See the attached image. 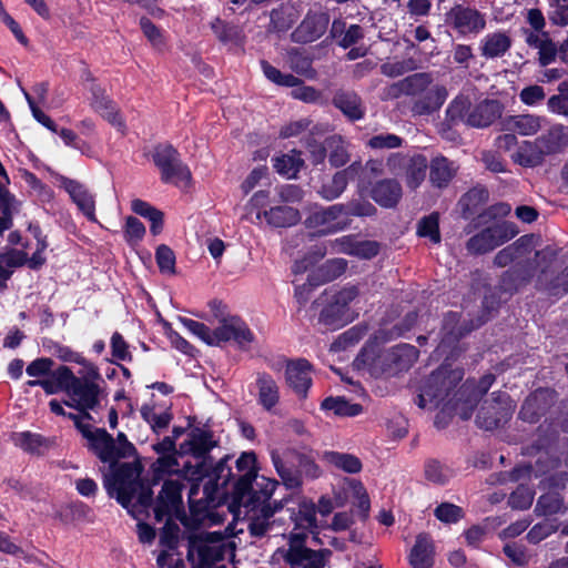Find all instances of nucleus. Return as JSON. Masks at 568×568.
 <instances>
[{
	"label": "nucleus",
	"mask_w": 568,
	"mask_h": 568,
	"mask_svg": "<svg viewBox=\"0 0 568 568\" xmlns=\"http://www.w3.org/2000/svg\"><path fill=\"white\" fill-rule=\"evenodd\" d=\"M110 467L111 473L103 480L108 496L114 498L134 519L149 517L155 498L149 478L142 477L144 467L140 458Z\"/></svg>",
	"instance_id": "1"
},
{
	"label": "nucleus",
	"mask_w": 568,
	"mask_h": 568,
	"mask_svg": "<svg viewBox=\"0 0 568 568\" xmlns=\"http://www.w3.org/2000/svg\"><path fill=\"white\" fill-rule=\"evenodd\" d=\"M534 247L535 235L525 234L496 253L494 266H509L499 276L498 287L503 293L515 295L531 283L537 272L536 260L529 257Z\"/></svg>",
	"instance_id": "2"
},
{
	"label": "nucleus",
	"mask_w": 568,
	"mask_h": 568,
	"mask_svg": "<svg viewBox=\"0 0 568 568\" xmlns=\"http://www.w3.org/2000/svg\"><path fill=\"white\" fill-rule=\"evenodd\" d=\"M381 341L375 336L369 338L355 362L368 368L372 375L396 376L399 373L407 372L418 359L419 351L410 344H398L388 349H381Z\"/></svg>",
	"instance_id": "3"
},
{
	"label": "nucleus",
	"mask_w": 568,
	"mask_h": 568,
	"mask_svg": "<svg viewBox=\"0 0 568 568\" xmlns=\"http://www.w3.org/2000/svg\"><path fill=\"white\" fill-rule=\"evenodd\" d=\"M184 485L179 479L165 480L156 496L153 506L154 519L161 523L166 518L160 534V544L170 550L178 547L180 528L173 517L182 523L186 519L182 491Z\"/></svg>",
	"instance_id": "4"
},
{
	"label": "nucleus",
	"mask_w": 568,
	"mask_h": 568,
	"mask_svg": "<svg viewBox=\"0 0 568 568\" xmlns=\"http://www.w3.org/2000/svg\"><path fill=\"white\" fill-rule=\"evenodd\" d=\"M61 392L65 393L71 399L64 400V405L79 412V414L67 412L63 417L72 420L75 429L83 435L92 426L83 423V420H94L91 410H95L100 406L101 399L108 396L105 385L77 381L74 386Z\"/></svg>",
	"instance_id": "5"
},
{
	"label": "nucleus",
	"mask_w": 568,
	"mask_h": 568,
	"mask_svg": "<svg viewBox=\"0 0 568 568\" xmlns=\"http://www.w3.org/2000/svg\"><path fill=\"white\" fill-rule=\"evenodd\" d=\"M359 295V290L356 285H347L329 294L325 291L314 304L321 303L323 305L318 323L335 331L353 321L351 315L349 304Z\"/></svg>",
	"instance_id": "6"
},
{
	"label": "nucleus",
	"mask_w": 568,
	"mask_h": 568,
	"mask_svg": "<svg viewBox=\"0 0 568 568\" xmlns=\"http://www.w3.org/2000/svg\"><path fill=\"white\" fill-rule=\"evenodd\" d=\"M232 457L225 455L216 464L213 465V459L207 462H197L195 465L187 462L183 465L180 470L185 479L192 481L195 487L204 478H209V481L204 486L206 493H217L219 490H225L234 478L233 471L229 462Z\"/></svg>",
	"instance_id": "7"
},
{
	"label": "nucleus",
	"mask_w": 568,
	"mask_h": 568,
	"mask_svg": "<svg viewBox=\"0 0 568 568\" xmlns=\"http://www.w3.org/2000/svg\"><path fill=\"white\" fill-rule=\"evenodd\" d=\"M151 156L154 165L160 171L163 183L178 185L179 182H191L192 174L189 166L182 161L180 152L171 143L155 144Z\"/></svg>",
	"instance_id": "8"
},
{
	"label": "nucleus",
	"mask_w": 568,
	"mask_h": 568,
	"mask_svg": "<svg viewBox=\"0 0 568 568\" xmlns=\"http://www.w3.org/2000/svg\"><path fill=\"white\" fill-rule=\"evenodd\" d=\"M463 378V371L439 368L433 372L427 382L418 394L416 404L420 408H425L427 399L436 406L440 405L448 398Z\"/></svg>",
	"instance_id": "9"
},
{
	"label": "nucleus",
	"mask_w": 568,
	"mask_h": 568,
	"mask_svg": "<svg viewBox=\"0 0 568 568\" xmlns=\"http://www.w3.org/2000/svg\"><path fill=\"white\" fill-rule=\"evenodd\" d=\"M518 233L519 230L514 222H497L469 237L466 248L470 254L483 255L507 243Z\"/></svg>",
	"instance_id": "10"
},
{
	"label": "nucleus",
	"mask_w": 568,
	"mask_h": 568,
	"mask_svg": "<svg viewBox=\"0 0 568 568\" xmlns=\"http://www.w3.org/2000/svg\"><path fill=\"white\" fill-rule=\"evenodd\" d=\"M514 407L508 393L493 392L490 399L481 404L476 415V425L485 430L497 429L510 419Z\"/></svg>",
	"instance_id": "11"
},
{
	"label": "nucleus",
	"mask_w": 568,
	"mask_h": 568,
	"mask_svg": "<svg viewBox=\"0 0 568 568\" xmlns=\"http://www.w3.org/2000/svg\"><path fill=\"white\" fill-rule=\"evenodd\" d=\"M445 24L459 37L476 36L486 27L485 16L476 8L455 3L445 12Z\"/></svg>",
	"instance_id": "12"
},
{
	"label": "nucleus",
	"mask_w": 568,
	"mask_h": 568,
	"mask_svg": "<svg viewBox=\"0 0 568 568\" xmlns=\"http://www.w3.org/2000/svg\"><path fill=\"white\" fill-rule=\"evenodd\" d=\"M53 355L57 356L60 361L64 363H75L81 366L78 371V374L71 369V378L67 381V388L74 386L77 381L83 383H100L104 384V379L100 373L99 367L88 358H85L81 353L73 351L71 347L54 343L53 344Z\"/></svg>",
	"instance_id": "13"
},
{
	"label": "nucleus",
	"mask_w": 568,
	"mask_h": 568,
	"mask_svg": "<svg viewBox=\"0 0 568 568\" xmlns=\"http://www.w3.org/2000/svg\"><path fill=\"white\" fill-rule=\"evenodd\" d=\"M214 336L217 347L233 342L242 351H247L255 341V335L246 322L236 315L221 318Z\"/></svg>",
	"instance_id": "14"
},
{
	"label": "nucleus",
	"mask_w": 568,
	"mask_h": 568,
	"mask_svg": "<svg viewBox=\"0 0 568 568\" xmlns=\"http://www.w3.org/2000/svg\"><path fill=\"white\" fill-rule=\"evenodd\" d=\"M557 399L558 394L555 389L539 387L525 398L518 416L524 422L536 424L549 413Z\"/></svg>",
	"instance_id": "15"
},
{
	"label": "nucleus",
	"mask_w": 568,
	"mask_h": 568,
	"mask_svg": "<svg viewBox=\"0 0 568 568\" xmlns=\"http://www.w3.org/2000/svg\"><path fill=\"white\" fill-rule=\"evenodd\" d=\"M307 229H320V234H333L344 231L349 226V221L345 220L341 203H336L326 207L314 210L305 219Z\"/></svg>",
	"instance_id": "16"
},
{
	"label": "nucleus",
	"mask_w": 568,
	"mask_h": 568,
	"mask_svg": "<svg viewBox=\"0 0 568 568\" xmlns=\"http://www.w3.org/2000/svg\"><path fill=\"white\" fill-rule=\"evenodd\" d=\"M195 416L187 417V427L191 428L189 439L185 445L189 446L187 452L199 462L212 460L211 450L219 446V439L214 438V432L206 423L203 428L194 426Z\"/></svg>",
	"instance_id": "17"
},
{
	"label": "nucleus",
	"mask_w": 568,
	"mask_h": 568,
	"mask_svg": "<svg viewBox=\"0 0 568 568\" xmlns=\"http://www.w3.org/2000/svg\"><path fill=\"white\" fill-rule=\"evenodd\" d=\"M313 368L312 363L303 357L286 361L285 382L302 400L308 397L310 388L313 385L311 376Z\"/></svg>",
	"instance_id": "18"
},
{
	"label": "nucleus",
	"mask_w": 568,
	"mask_h": 568,
	"mask_svg": "<svg viewBox=\"0 0 568 568\" xmlns=\"http://www.w3.org/2000/svg\"><path fill=\"white\" fill-rule=\"evenodd\" d=\"M329 24V14L324 11H308L292 33L296 43H312L325 34Z\"/></svg>",
	"instance_id": "19"
},
{
	"label": "nucleus",
	"mask_w": 568,
	"mask_h": 568,
	"mask_svg": "<svg viewBox=\"0 0 568 568\" xmlns=\"http://www.w3.org/2000/svg\"><path fill=\"white\" fill-rule=\"evenodd\" d=\"M481 398L480 393H477L475 387V379L468 378L458 388L455 387L446 402L452 405L453 410L463 420H467L471 417Z\"/></svg>",
	"instance_id": "20"
},
{
	"label": "nucleus",
	"mask_w": 568,
	"mask_h": 568,
	"mask_svg": "<svg viewBox=\"0 0 568 568\" xmlns=\"http://www.w3.org/2000/svg\"><path fill=\"white\" fill-rule=\"evenodd\" d=\"M82 437L87 439V448L100 462L113 466L114 437L105 428L91 426Z\"/></svg>",
	"instance_id": "21"
},
{
	"label": "nucleus",
	"mask_w": 568,
	"mask_h": 568,
	"mask_svg": "<svg viewBox=\"0 0 568 568\" xmlns=\"http://www.w3.org/2000/svg\"><path fill=\"white\" fill-rule=\"evenodd\" d=\"M332 104L339 110L349 122H356L365 118L366 106L362 97L354 90H336L332 98Z\"/></svg>",
	"instance_id": "22"
},
{
	"label": "nucleus",
	"mask_w": 568,
	"mask_h": 568,
	"mask_svg": "<svg viewBox=\"0 0 568 568\" xmlns=\"http://www.w3.org/2000/svg\"><path fill=\"white\" fill-rule=\"evenodd\" d=\"M504 111V104L495 99H485L477 103L468 113L466 125L470 128H488Z\"/></svg>",
	"instance_id": "23"
},
{
	"label": "nucleus",
	"mask_w": 568,
	"mask_h": 568,
	"mask_svg": "<svg viewBox=\"0 0 568 568\" xmlns=\"http://www.w3.org/2000/svg\"><path fill=\"white\" fill-rule=\"evenodd\" d=\"M61 186L68 192L71 200L77 204L79 210L91 222H95V201L88 189L77 180L67 176H60Z\"/></svg>",
	"instance_id": "24"
},
{
	"label": "nucleus",
	"mask_w": 568,
	"mask_h": 568,
	"mask_svg": "<svg viewBox=\"0 0 568 568\" xmlns=\"http://www.w3.org/2000/svg\"><path fill=\"white\" fill-rule=\"evenodd\" d=\"M271 460L273 466L281 478L283 485L287 489H300L303 485V479L298 473L296 459L286 455V449L281 455L277 450L271 452Z\"/></svg>",
	"instance_id": "25"
},
{
	"label": "nucleus",
	"mask_w": 568,
	"mask_h": 568,
	"mask_svg": "<svg viewBox=\"0 0 568 568\" xmlns=\"http://www.w3.org/2000/svg\"><path fill=\"white\" fill-rule=\"evenodd\" d=\"M369 195L379 206L393 209L399 203L403 189L396 179H383L372 185Z\"/></svg>",
	"instance_id": "26"
},
{
	"label": "nucleus",
	"mask_w": 568,
	"mask_h": 568,
	"mask_svg": "<svg viewBox=\"0 0 568 568\" xmlns=\"http://www.w3.org/2000/svg\"><path fill=\"white\" fill-rule=\"evenodd\" d=\"M535 288L550 297L560 298L568 294V265L552 276H549L547 267H542L536 277Z\"/></svg>",
	"instance_id": "27"
},
{
	"label": "nucleus",
	"mask_w": 568,
	"mask_h": 568,
	"mask_svg": "<svg viewBox=\"0 0 568 568\" xmlns=\"http://www.w3.org/2000/svg\"><path fill=\"white\" fill-rule=\"evenodd\" d=\"M435 547L430 536L426 532L416 536L415 544L408 555L412 568H432L434 566Z\"/></svg>",
	"instance_id": "28"
},
{
	"label": "nucleus",
	"mask_w": 568,
	"mask_h": 568,
	"mask_svg": "<svg viewBox=\"0 0 568 568\" xmlns=\"http://www.w3.org/2000/svg\"><path fill=\"white\" fill-rule=\"evenodd\" d=\"M433 78L427 72H419L410 74L396 83H393L389 88V95L398 98L399 95H417L428 89Z\"/></svg>",
	"instance_id": "29"
},
{
	"label": "nucleus",
	"mask_w": 568,
	"mask_h": 568,
	"mask_svg": "<svg viewBox=\"0 0 568 568\" xmlns=\"http://www.w3.org/2000/svg\"><path fill=\"white\" fill-rule=\"evenodd\" d=\"M258 394L257 403L266 412L273 409L280 403V387L272 375L266 372L257 373L255 381Z\"/></svg>",
	"instance_id": "30"
},
{
	"label": "nucleus",
	"mask_w": 568,
	"mask_h": 568,
	"mask_svg": "<svg viewBox=\"0 0 568 568\" xmlns=\"http://www.w3.org/2000/svg\"><path fill=\"white\" fill-rule=\"evenodd\" d=\"M91 92V108L104 118L112 125H121V116L115 108L114 102L106 95L105 90L99 84H93Z\"/></svg>",
	"instance_id": "31"
},
{
	"label": "nucleus",
	"mask_w": 568,
	"mask_h": 568,
	"mask_svg": "<svg viewBox=\"0 0 568 568\" xmlns=\"http://www.w3.org/2000/svg\"><path fill=\"white\" fill-rule=\"evenodd\" d=\"M256 217L258 220L264 217L266 223L273 227H291L300 222L301 214L297 209L280 205L270 210L258 211Z\"/></svg>",
	"instance_id": "32"
},
{
	"label": "nucleus",
	"mask_w": 568,
	"mask_h": 568,
	"mask_svg": "<svg viewBox=\"0 0 568 568\" xmlns=\"http://www.w3.org/2000/svg\"><path fill=\"white\" fill-rule=\"evenodd\" d=\"M471 111V102L469 97L464 94L456 95L448 104L443 120L445 131H452L453 128L460 123L466 124L468 113Z\"/></svg>",
	"instance_id": "33"
},
{
	"label": "nucleus",
	"mask_w": 568,
	"mask_h": 568,
	"mask_svg": "<svg viewBox=\"0 0 568 568\" xmlns=\"http://www.w3.org/2000/svg\"><path fill=\"white\" fill-rule=\"evenodd\" d=\"M513 40L504 31L487 33L481 39L480 53L486 59L504 57L511 48Z\"/></svg>",
	"instance_id": "34"
},
{
	"label": "nucleus",
	"mask_w": 568,
	"mask_h": 568,
	"mask_svg": "<svg viewBox=\"0 0 568 568\" xmlns=\"http://www.w3.org/2000/svg\"><path fill=\"white\" fill-rule=\"evenodd\" d=\"M336 242L342 246L341 252L363 260H372L381 251V244L372 240L355 241L351 236H343Z\"/></svg>",
	"instance_id": "35"
},
{
	"label": "nucleus",
	"mask_w": 568,
	"mask_h": 568,
	"mask_svg": "<svg viewBox=\"0 0 568 568\" xmlns=\"http://www.w3.org/2000/svg\"><path fill=\"white\" fill-rule=\"evenodd\" d=\"M12 440L16 446L32 455H43L44 450L54 445L53 438H48L41 434L29 430L14 433Z\"/></svg>",
	"instance_id": "36"
},
{
	"label": "nucleus",
	"mask_w": 568,
	"mask_h": 568,
	"mask_svg": "<svg viewBox=\"0 0 568 568\" xmlns=\"http://www.w3.org/2000/svg\"><path fill=\"white\" fill-rule=\"evenodd\" d=\"M71 368L67 365H60L52 374V378H38L29 379L26 382L28 387H41L47 395L61 393L67 389V381L71 378Z\"/></svg>",
	"instance_id": "37"
},
{
	"label": "nucleus",
	"mask_w": 568,
	"mask_h": 568,
	"mask_svg": "<svg viewBox=\"0 0 568 568\" xmlns=\"http://www.w3.org/2000/svg\"><path fill=\"white\" fill-rule=\"evenodd\" d=\"M303 541L304 537H298L297 535H295L291 540L290 548L284 556V560L292 567H298L304 561L311 562V560L321 557L322 554L328 552L326 549L314 550L307 548L303 545Z\"/></svg>",
	"instance_id": "38"
},
{
	"label": "nucleus",
	"mask_w": 568,
	"mask_h": 568,
	"mask_svg": "<svg viewBox=\"0 0 568 568\" xmlns=\"http://www.w3.org/2000/svg\"><path fill=\"white\" fill-rule=\"evenodd\" d=\"M424 94L414 103V111L418 114H432L438 111L445 103L448 92L443 85H435L430 90L423 92Z\"/></svg>",
	"instance_id": "39"
},
{
	"label": "nucleus",
	"mask_w": 568,
	"mask_h": 568,
	"mask_svg": "<svg viewBox=\"0 0 568 568\" xmlns=\"http://www.w3.org/2000/svg\"><path fill=\"white\" fill-rule=\"evenodd\" d=\"M456 166L453 161L440 155L432 160L429 165V180L433 185L446 187L456 174Z\"/></svg>",
	"instance_id": "40"
},
{
	"label": "nucleus",
	"mask_w": 568,
	"mask_h": 568,
	"mask_svg": "<svg viewBox=\"0 0 568 568\" xmlns=\"http://www.w3.org/2000/svg\"><path fill=\"white\" fill-rule=\"evenodd\" d=\"M488 199L489 192L487 187L477 185L469 189L459 200L463 217L466 220L473 217Z\"/></svg>",
	"instance_id": "41"
},
{
	"label": "nucleus",
	"mask_w": 568,
	"mask_h": 568,
	"mask_svg": "<svg viewBox=\"0 0 568 568\" xmlns=\"http://www.w3.org/2000/svg\"><path fill=\"white\" fill-rule=\"evenodd\" d=\"M211 30L217 40L224 44L233 43L241 45L244 43L245 34L243 29L233 22H227L220 17H216L211 23Z\"/></svg>",
	"instance_id": "42"
},
{
	"label": "nucleus",
	"mask_w": 568,
	"mask_h": 568,
	"mask_svg": "<svg viewBox=\"0 0 568 568\" xmlns=\"http://www.w3.org/2000/svg\"><path fill=\"white\" fill-rule=\"evenodd\" d=\"M257 475L254 469L250 473L241 475L233 484L231 493L232 503L231 510L234 508L245 507V500L251 497L254 493V481H256Z\"/></svg>",
	"instance_id": "43"
},
{
	"label": "nucleus",
	"mask_w": 568,
	"mask_h": 568,
	"mask_svg": "<svg viewBox=\"0 0 568 568\" xmlns=\"http://www.w3.org/2000/svg\"><path fill=\"white\" fill-rule=\"evenodd\" d=\"M131 210L133 213L150 221V232L152 235H159L164 225V214L162 211L141 199L131 201Z\"/></svg>",
	"instance_id": "44"
},
{
	"label": "nucleus",
	"mask_w": 568,
	"mask_h": 568,
	"mask_svg": "<svg viewBox=\"0 0 568 568\" xmlns=\"http://www.w3.org/2000/svg\"><path fill=\"white\" fill-rule=\"evenodd\" d=\"M536 140L545 156L560 152L567 144L565 128L560 124L552 125L546 133H542Z\"/></svg>",
	"instance_id": "45"
},
{
	"label": "nucleus",
	"mask_w": 568,
	"mask_h": 568,
	"mask_svg": "<svg viewBox=\"0 0 568 568\" xmlns=\"http://www.w3.org/2000/svg\"><path fill=\"white\" fill-rule=\"evenodd\" d=\"M544 121V116L535 114L510 115L506 120V128L520 135H534L541 129Z\"/></svg>",
	"instance_id": "46"
},
{
	"label": "nucleus",
	"mask_w": 568,
	"mask_h": 568,
	"mask_svg": "<svg viewBox=\"0 0 568 568\" xmlns=\"http://www.w3.org/2000/svg\"><path fill=\"white\" fill-rule=\"evenodd\" d=\"M321 409L333 412L338 417H355L363 412V406L348 402L344 396H328L322 400Z\"/></svg>",
	"instance_id": "47"
},
{
	"label": "nucleus",
	"mask_w": 568,
	"mask_h": 568,
	"mask_svg": "<svg viewBox=\"0 0 568 568\" xmlns=\"http://www.w3.org/2000/svg\"><path fill=\"white\" fill-rule=\"evenodd\" d=\"M254 483V493L245 500V508H248L250 510H255L264 501H268L278 486V481L276 479H271L264 476H257V479Z\"/></svg>",
	"instance_id": "48"
},
{
	"label": "nucleus",
	"mask_w": 568,
	"mask_h": 568,
	"mask_svg": "<svg viewBox=\"0 0 568 568\" xmlns=\"http://www.w3.org/2000/svg\"><path fill=\"white\" fill-rule=\"evenodd\" d=\"M323 459L335 468L347 474H358L363 468L361 459L349 453L326 450L323 454Z\"/></svg>",
	"instance_id": "49"
},
{
	"label": "nucleus",
	"mask_w": 568,
	"mask_h": 568,
	"mask_svg": "<svg viewBox=\"0 0 568 568\" xmlns=\"http://www.w3.org/2000/svg\"><path fill=\"white\" fill-rule=\"evenodd\" d=\"M418 320L417 311L407 312L404 317L396 323L390 329H378L375 333V338L381 343H387L392 339L404 336L407 332L416 325Z\"/></svg>",
	"instance_id": "50"
},
{
	"label": "nucleus",
	"mask_w": 568,
	"mask_h": 568,
	"mask_svg": "<svg viewBox=\"0 0 568 568\" xmlns=\"http://www.w3.org/2000/svg\"><path fill=\"white\" fill-rule=\"evenodd\" d=\"M327 156L331 166L342 168L351 160L346 142L339 134L327 136Z\"/></svg>",
	"instance_id": "51"
},
{
	"label": "nucleus",
	"mask_w": 568,
	"mask_h": 568,
	"mask_svg": "<svg viewBox=\"0 0 568 568\" xmlns=\"http://www.w3.org/2000/svg\"><path fill=\"white\" fill-rule=\"evenodd\" d=\"M286 455L296 459L301 478L305 476L308 479H317L322 475V470L316 464L312 450L310 453H303L296 448H287Z\"/></svg>",
	"instance_id": "52"
},
{
	"label": "nucleus",
	"mask_w": 568,
	"mask_h": 568,
	"mask_svg": "<svg viewBox=\"0 0 568 568\" xmlns=\"http://www.w3.org/2000/svg\"><path fill=\"white\" fill-rule=\"evenodd\" d=\"M566 510L564 497L556 490H549L539 496L535 508V511L542 516L564 514Z\"/></svg>",
	"instance_id": "53"
},
{
	"label": "nucleus",
	"mask_w": 568,
	"mask_h": 568,
	"mask_svg": "<svg viewBox=\"0 0 568 568\" xmlns=\"http://www.w3.org/2000/svg\"><path fill=\"white\" fill-rule=\"evenodd\" d=\"M178 457L175 454L160 456L154 463H152L150 467L151 478H149L151 488L153 489V487L159 485L162 480L164 483L166 480L164 479L166 475L176 473L174 467L178 466Z\"/></svg>",
	"instance_id": "54"
},
{
	"label": "nucleus",
	"mask_w": 568,
	"mask_h": 568,
	"mask_svg": "<svg viewBox=\"0 0 568 568\" xmlns=\"http://www.w3.org/2000/svg\"><path fill=\"white\" fill-rule=\"evenodd\" d=\"M428 163L423 154L410 156L409 163L405 171L406 184L409 189L416 190L425 180Z\"/></svg>",
	"instance_id": "55"
},
{
	"label": "nucleus",
	"mask_w": 568,
	"mask_h": 568,
	"mask_svg": "<svg viewBox=\"0 0 568 568\" xmlns=\"http://www.w3.org/2000/svg\"><path fill=\"white\" fill-rule=\"evenodd\" d=\"M260 64L264 77L278 87L295 88L303 84L300 78L291 73H282L266 60H261Z\"/></svg>",
	"instance_id": "56"
},
{
	"label": "nucleus",
	"mask_w": 568,
	"mask_h": 568,
	"mask_svg": "<svg viewBox=\"0 0 568 568\" xmlns=\"http://www.w3.org/2000/svg\"><path fill=\"white\" fill-rule=\"evenodd\" d=\"M516 156L518 163L526 168L537 166L541 164L545 159V154L537 144V140L524 141V143L518 148Z\"/></svg>",
	"instance_id": "57"
},
{
	"label": "nucleus",
	"mask_w": 568,
	"mask_h": 568,
	"mask_svg": "<svg viewBox=\"0 0 568 568\" xmlns=\"http://www.w3.org/2000/svg\"><path fill=\"white\" fill-rule=\"evenodd\" d=\"M303 164L304 161L300 158V154H282L273 159L274 170L287 179L296 178Z\"/></svg>",
	"instance_id": "58"
},
{
	"label": "nucleus",
	"mask_w": 568,
	"mask_h": 568,
	"mask_svg": "<svg viewBox=\"0 0 568 568\" xmlns=\"http://www.w3.org/2000/svg\"><path fill=\"white\" fill-rule=\"evenodd\" d=\"M416 233L419 237H428L434 244L440 243L439 214L437 212H433L429 215L422 217L417 224Z\"/></svg>",
	"instance_id": "59"
},
{
	"label": "nucleus",
	"mask_w": 568,
	"mask_h": 568,
	"mask_svg": "<svg viewBox=\"0 0 568 568\" xmlns=\"http://www.w3.org/2000/svg\"><path fill=\"white\" fill-rule=\"evenodd\" d=\"M302 144L310 153L311 162L314 165L322 164L327 156V138L324 142L320 141L315 133L311 131L302 139Z\"/></svg>",
	"instance_id": "60"
},
{
	"label": "nucleus",
	"mask_w": 568,
	"mask_h": 568,
	"mask_svg": "<svg viewBox=\"0 0 568 568\" xmlns=\"http://www.w3.org/2000/svg\"><path fill=\"white\" fill-rule=\"evenodd\" d=\"M346 178L342 176V173L335 172L331 180L323 182L317 194L326 201H333L338 199L346 190Z\"/></svg>",
	"instance_id": "61"
},
{
	"label": "nucleus",
	"mask_w": 568,
	"mask_h": 568,
	"mask_svg": "<svg viewBox=\"0 0 568 568\" xmlns=\"http://www.w3.org/2000/svg\"><path fill=\"white\" fill-rule=\"evenodd\" d=\"M367 333L366 325H355L342 333L332 344L333 351H345L356 345Z\"/></svg>",
	"instance_id": "62"
},
{
	"label": "nucleus",
	"mask_w": 568,
	"mask_h": 568,
	"mask_svg": "<svg viewBox=\"0 0 568 568\" xmlns=\"http://www.w3.org/2000/svg\"><path fill=\"white\" fill-rule=\"evenodd\" d=\"M179 322L193 335L199 337L209 346L217 345L215 342V328L211 329L207 325L202 322L194 321L189 317L179 316Z\"/></svg>",
	"instance_id": "63"
},
{
	"label": "nucleus",
	"mask_w": 568,
	"mask_h": 568,
	"mask_svg": "<svg viewBox=\"0 0 568 568\" xmlns=\"http://www.w3.org/2000/svg\"><path fill=\"white\" fill-rule=\"evenodd\" d=\"M341 206L343 207V214L345 220L349 222V217L352 216H373L377 212L376 207L371 202L364 199H352L346 203H341Z\"/></svg>",
	"instance_id": "64"
}]
</instances>
